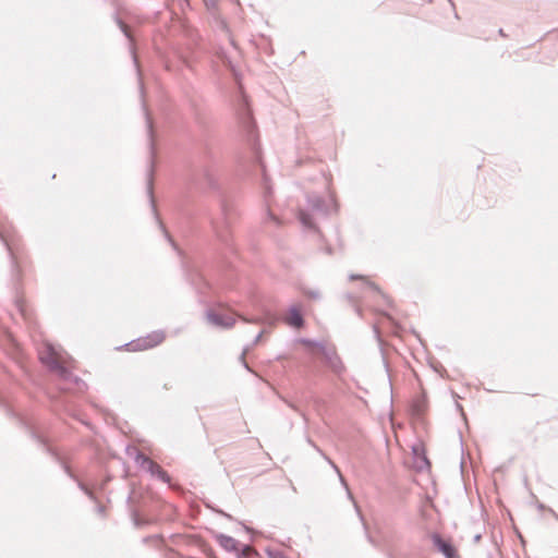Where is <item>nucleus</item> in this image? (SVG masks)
<instances>
[{
	"label": "nucleus",
	"mask_w": 558,
	"mask_h": 558,
	"mask_svg": "<svg viewBox=\"0 0 558 558\" xmlns=\"http://www.w3.org/2000/svg\"><path fill=\"white\" fill-rule=\"evenodd\" d=\"M165 233H166V238H168V240L171 241L169 234L166 231H165Z\"/></svg>",
	"instance_id": "26"
},
{
	"label": "nucleus",
	"mask_w": 558,
	"mask_h": 558,
	"mask_svg": "<svg viewBox=\"0 0 558 558\" xmlns=\"http://www.w3.org/2000/svg\"><path fill=\"white\" fill-rule=\"evenodd\" d=\"M165 340V332L161 330H156L149 333L144 338H138L137 340H133L126 343V348L129 351H142L151 349L158 344H160Z\"/></svg>",
	"instance_id": "5"
},
{
	"label": "nucleus",
	"mask_w": 558,
	"mask_h": 558,
	"mask_svg": "<svg viewBox=\"0 0 558 558\" xmlns=\"http://www.w3.org/2000/svg\"><path fill=\"white\" fill-rule=\"evenodd\" d=\"M267 220H271L276 223H278V218L276 216H274L269 209H267V217H266Z\"/></svg>",
	"instance_id": "20"
},
{
	"label": "nucleus",
	"mask_w": 558,
	"mask_h": 558,
	"mask_svg": "<svg viewBox=\"0 0 558 558\" xmlns=\"http://www.w3.org/2000/svg\"><path fill=\"white\" fill-rule=\"evenodd\" d=\"M117 23L119 25V27L121 28V31L124 33V35L131 39V35L129 33V29H128V26L126 24H124L120 19H117Z\"/></svg>",
	"instance_id": "14"
},
{
	"label": "nucleus",
	"mask_w": 558,
	"mask_h": 558,
	"mask_svg": "<svg viewBox=\"0 0 558 558\" xmlns=\"http://www.w3.org/2000/svg\"><path fill=\"white\" fill-rule=\"evenodd\" d=\"M557 520H558V515H556Z\"/></svg>",
	"instance_id": "30"
},
{
	"label": "nucleus",
	"mask_w": 558,
	"mask_h": 558,
	"mask_svg": "<svg viewBox=\"0 0 558 558\" xmlns=\"http://www.w3.org/2000/svg\"><path fill=\"white\" fill-rule=\"evenodd\" d=\"M318 352L324 357L326 365L337 375L341 376L345 372L340 356L337 354L333 347H328L324 343H317Z\"/></svg>",
	"instance_id": "3"
},
{
	"label": "nucleus",
	"mask_w": 558,
	"mask_h": 558,
	"mask_svg": "<svg viewBox=\"0 0 558 558\" xmlns=\"http://www.w3.org/2000/svg\"><path fill=\"white\" fill-rule=\"evenodd\" d=\"M317 450L322 453V456L324 457V459H325V460H326V461L331 465V468L336 471V473H337V474H338V476H339V480H340L341 484L343 485V487H344V488H345V490H347L348 497H349L351 500H353V496H352V494H351V492H350V489H349V486H348V484H347V482H345L344 477L342 476V474H341V472H340L339 468H338V466H337V465H336V464H335V463H333V462H332V461H331L327 456H325V454H324V453H323L318 448H317Z\"/></svg>",
	"instance_id": "11"
},
{
	"label": "nucleus",
	"mask_w": 558,
	"mask_h": 558,
	"mask_svg": "<svg viewBox=\"0 0 558 558\" xmlns=\"http://www.w3.org/2000/svg\"><path fill=\"white\" fill-rule=\"evenodd\" d=\"M81 488L85 490V493L92 497V492H89L87 488H85L82 484H81Z\"/></svg>",
	"instance_id": "23"
},
{
	"label": "nucleus",
	"mask_w": 558,
	"mask_h": 558,
	"mask_svg": "<svg viewBox=\"0 0 558 558\" xmlns=\"http://www.w3.org/2000/svg\"><path fill=\"white\" fill-rule=\"evenodd\" d=\"M311 295H312L313 298H317V296H318V294H317V293H312Z\"/></svg>",
	"instance_id": "27"
},
{
	"label": "nucleus",
	"mask_w": 558,
	"mask_h": 558,
	"mask_svg": "<svg viewBox=\"0 0 558 558\" xmlns=\"http://www.w3.org/2000/svg\"><path fill=\"white\" fill-rule=\"evenodd\" d=\"M147 128H148L149 132H151V122L148 117H147Z\"/></svg>",
	"instance_id": "24"
},
{
	"label": "nucleus",
	"mask_w": 558,
	"mask_h": 558,
	"mask_svg": "<svg viewBox=\"0 0 558 558\" xmlns=\"http://www.w3.org/2000/svg\"><path fill=\"white\" fill-rule=\"evenodd\" d=\"M337 209V204L332 195L327 199L319 195L311 194L307 196V208L299 211V219L303 227L314 229V215L326 216Z\"/></svg>",
	"instance_id": "1"
},
{
	"label": "nucleus",
	"mask_w": 558,
	"mask_h": 558,
	"mask_svg": "<svg viewBox=\"0 0 558 558\" xmlns=\"http://www.w3.org/2000/svg\"><path fill=\"white\" fill-rule=\"evenodd\" d=\"M247 352H248V348H245V349L243 350V352H242V354H241L240 359H241V361H242L243 365H244L247 369H250V368H248V365H247V364H246V362H245V354H246Z\"/></svg>",
	"instance_id": "18"
},
{
	"label": "nucleus",
	"mask_w": 558,
	"mask_h": 558,
	"mask_svg": "<svg viewBox=\"0 0 558 558\" xmlns=\"http://www.w3.org/2000/svg\"><path fill=\"white\" fill-rule=\"evenodd\" d=\"M135 461L142 468L147 470L151 475H156L161 470L160 465H158L156 462H154L153 460H150L148 457L144 456L143 453H137Z\"/></svg>",
	"instance_id": "10"
},
{
	"label": "nucleus",
	"mask_w": 558,
	"mask_h": 558,
	"mask_svg": "<svg viewBox=\"0 0 558 558\" xmlns=\"http://www.w3.org/2000/svg\"><path fill=\"white\" fill-rule=\"evenodd\" d=\"M148 193H149V195L151 196V193H153V192H151V186H150V185H149V187H148Z\"/></svg>",
	"instance_id": "25"
},
{
	"label": "nucleus",
	"mask_w": 558,
	"mask_h": 558,
	"mask_svg": "<svg viewBox=\"0 0 558 558\" xmlns=\"http://www.w3.org/2000/svg\"><path fill=\"white\" fill-rule=\"evenodd\" d=\"M262 337H263V332H259V333L255 337V339H254V344L258 343V342L260 341Z\"/></svg>",
	"instance_id": "22"
},
{
	"label": "nucleus",
	"mask_w": 558,
	"mask_h": 558,
	"mask_svg": "<svg viewBox=\"0 0 558 558\" xmlns=\"http://www.w3.org/2000/svg\"><path fill=\"white\" fill-rule=\"evenodd\" d=\"M133 58H134L135 64L137 65V59L135 58V56H133Z\"/></svg>",
	"instance_id": "28"
},
{
	"label": "nucleus",
	"mask_w": 558,
	"mask_h": 558,
	"mask_svg": "<svg viewBox=\"0 0 558 558\" xmlns=\"http://www.w3.org/2000/svg\"><path fill=\"white\" fill-rule=\"evenodd\" d=\"M222 216H223L222 221L221 222L214 221L213 228H214L216 235L221 241L226 242L228 240L227 229L229 228V225H230V214L226 207L222 208Z\"/></svg>",
	"instance_id": "8"
},
{
	"label": "nucleus",
	"mask_w": 558,
	"mask_h": 558,
	"mask_svg": "<svg viewBox=\"0 0 558 558\" xmlns=\"http://www.w3.org/2000/svg\"><path fill=\"white\" fill-rule=\"evenodd\" d=\"M300 343L304 344V345H307V347H314L318 350V345H317V341H313V340H310V339H305V338H302L299 340Z\"/></svg>",
	"instance_id": "15"
},
{
	"label": "nucleus",
	"mask_w": 558,
	"mask_h": 558,
	"mask_svg": "<svg viewBox=\"0 0 558 558\" xmlns=\"http://www.w3.org/2000/svg\"><path fill=\"white\" fill-rule=\"evenodd\" d=\"M245 322L247 323H254V324H262V323H265L264 319L259 318V317H256V318H251V319H247V318H243Z\"/></svg>",
	"instance_id": "19"
},
{
	"label": "nucleus",
	"mask_w": 558,
	"mask_h": 558,
	"mask_svg": "<svg viewBox=\"0 0 558 558\" xmlns=\"http://www.w3.org/2000/svg\"><path fill=\"white\" fill-rule=\"evenodd\" d=\"M206 317L209 324L220 328H230L235 323L234 317L225 312L208 311Z\"/></svg>",
	"instance_id": "6"
},
{
	"label": "nucleus",
	"mask_w": 558,
	"mask_h": 558,
	"mask_svg": "<svg viewBox=\"0 0 558 558\" xmlns=\"http://www.w3.org/2000/svg\"><path fill=\"white\" fill-rule=\"evenodd\" d=\"M40 361L47 365L51 371L56 372L63 380L71 381L72 379L78 384V378L65 368L66 354L61 349L47 343L43 351L39 353Z\"/></svg>",
	"instance_id": "2"
},
{
	"label": "nucleus",
	"mask_w": 558,
	"mask_h": 558,
	"mask_svg": "<svg viewBox=\"0 0 558 558\" xmlns=\"http://www.w3.org/2000/svg\"><path fill=\"white\" fill-rule=\"evenodd\" d=\"M155 476L160 478L163 483L170 482L169 475L162 469Z\"/></svg>",
	"instance_id": "17"
},
{
	"label": "nucleus",
	"mask_w": 558,
	"mask_h": 558,
	"mask_svg": "<svg viewBox=\"0 0 558 558\" xmlns=\"http://www.w3.org/2000/svg\"><path fill=\"white\" fill-rule=\"evenodd\" d=\"M286 323L293 328H301L304 324L303 316L298 306H291L284 317Z\"/></svg>",
	"instance_id": "9"
},
{
	"label": "nucleus",
	"mask_w": 558,
	"mask_h": 558,
	"mask_svg": "<svg viewBox=\"0 0 558 558\" xmlns=\"http://www.w3.org/2000/svg\"><path fill=\"white\" fill-rule=\"evenodd\" d=\"M266 192L270 193L269 186H266Z\"/></svg>",
	"instance_id": "29"
},
{
	"label": "nucleus",
	"mask_w": 558,
	"mask_h": 558,
	"mask_svg": "<svg viewBox=\"0 0 558 558\" xmlns=\"http://www.w3.org/2000/svg\"><path fill=\"white\" fill-rule=\"evenodd\" d=\"M215 537H216V541L218 542V544L223 549H226L227 551H230V553H235L238 555V558H247L251 555L256 554L254 551V549L247 545H245L241 548L240 543L231 536H228L225 534H217Z\"/></svg>",
	"instance_id": "4"
},
{
	"label": "nucleus",
	"mask_w": 558,
	"mask_h": 558,
	"mask_svg": "<svg viewBox=\"0 0 558 558\" xmlns=\"http://www.w3.org/2000/svg\"><path fill=\"white\" fill-rule=\"evenodd\" d=\"M155 476L160 478L163 483L170 482L169 475L162 469Z\"/></svg>",
	"instance_id": "16"
},
{
	"label": "nucleus",
	"mask_w": 558,
	"mask_h": 558,
	"mask_svg": "<svg viewBox=\"0 0 558 558\" xmlns=\"http://www.w3.org/2000/svg\"><path fill=\"white\" fill-rule=\"evenodd\" d=\"M350 279H351V280H355V279L364 280V281H365V286H366L367 288H369L371 290H374V291H376V292H379V288H378L375 283H373V282L368 281V280H367L365 277H363V276H359V275H350Z\"/></svg>",
	"instance_id": "13"
},
{
	"label": "nucleus",
	"mask_w": 558,
	"mask_h": 558,
	"mask_svg": "<svg viewBox=\"0 0 558 558\" xmlns=\"http://www.w3.org/2000/svg\"><path fill=\"white\" fill-rule=\"evenodd\" d=\"M412 449H413V453L417 457L416 468L422 470L425 466H428V464H429L428 460L423 454L422 448L420 446H414Z\"/></svg>",
	"instance_id": "12"
},
{
	"label": "nucleus",
	"mask_w": 558,
	"mask_h": 558,
	"mask_svg": "<svg viewBox=\"0 0 558 558\" xmlns=\"http://www.w3.org/2000/svg\"><path fill=\"white\" fill-rule=\"evenodd\" d=\"M204 177L206 178V180L208 181L209 184L213 183V179H211V177H210V174L208 173L207 170L204 172Z\"/></svg>",
	"instance_id": "21"
},
{
	"label": "nucleus",
	"mask_w": 558,
	"mask_h": 558,
	"mask_svg": "<svg viewBox=\"0 0 558 558\" xmlns=\"http://www.w3.org/2000/svg\"><path fill=\"white\" fill-rule=\"evenodd\" d=\"M432 542L435 548L441 553L446 558H458L457 551L450 542L441 538L437 533L432 535Z\"/></svg>",
	"instance_id": "7"
}]
</instances>
